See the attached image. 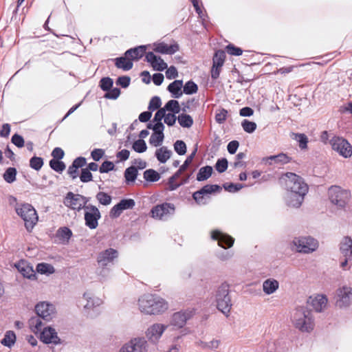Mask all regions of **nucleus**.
I'll use <instances>...</instances> for the list:
<instances>
[{"instance_id": "obj_44", "label": "nucleus", "mask_w": 352, "mask_h": 352, "mask_svg": "<svg viewBox=\"0 0 352 352\" xmlns=\"http://www.w3.org/2000/svg\"><path fill=\"white\" fill-rule=\"evenodd\" d=\"M294 139L297 141L300 149H306L307 148L308 138L305 133H293Z\"/></svg>"}, {"instance_id": "obj_55", "label": "nucleus", "mask_w": 352, "mask_h": 352, "mask_svg": "<svg viewBox=\"0 0 352 352\" xmlns=\"http://www.w3.org/2000/svg\"><path fill=\"white\" fill-rule=\"evenodd\" d=\"M173 146L174 150L178 155H183L186 153V145L183 140H177Z\"/></svg>"}, {"instance_id": "obj_61", "label": "nucleus", "mask_w": 352, "mask_h": 352, "mask_svg": "<svg viewBox=\"0 0 352 352\" xmlns=\"http://www.w3.org/2000/svg\"><path fill=\"white\" fill-rule=\"evenodd\" d=\"M228 165V162L227 159H226V158L219 159L216 162L215 168L219 173H222L227 170Z\"/></svg>"}, {"instance_id": "obj_32", "label": "nucleus", "mask_w": 352, "mask_h": 352, "mask_svg": "<svg viewBox=\"0 0 352 352\" xmlns=\"http://www.w3.org/2000/svg\"><path fill=\"white\" fill-rule=\"evenodd\" d=\"M279 283L275 279H267L263 283V289L266 294L274 293L278 288Z\"/></svg>"}, {"instance_id": "obj_22", "label": "nucleus", "mask_w": 352, "mask_h": 352, "mask_svg": "<svg viewBox=\"0 0 352 352\" xmlns=\"http://www.w3.org/2000/svg\"><path fill=\"white\" fill-rule=\"evenodd\" d=\"M340 250L344 258L352 261V239L344 236L340 243Z\"/></svg>"}, {"instance_id": "obj_25", "label": "nucleus", "mask_w": 352, "mask_h": 352, "mask_svg": "<svg viewBox=\"0 0 352 352\" xmlns=\"http://www.w3.org/2000/svg\"><path fill=\"white\" fill-rule=\"evenodd\" d=\"M153 300H154V295L144 294L138 300L139 307L141 312L148 314V310L151 309Z\"/></svg>"}, {"instance_id": "obj_33", "label": "nucleus", "mask_w": 352, "mask_h": 352, "mask_svg": "<svg viewBox=\"0 0 352 352\" xmlns=\"http://www.w3.org/2000/svg\"><path fill=\"white\" fill-rule=\"evenodd\" d=\"M72 236V230L67 227H61L58 228L56 233V236L63 243H67Z\"/></svg>"}, {"instance_id": "obj_56", "label": "nucleus", "mask_w": 352, "mask_h": 352, "mask_svg": "<svg viewBox=\"0 0 352 352\" xmlns=\"http://www.w3.org/2000/svg\"><path fill=\"white\" fill-rule=\"evenodd\" d=\"M161 104V98L157 96H153L149 102L148 109L152 112L156 109H160Z\"/></svg>"}, {"instance_id": "obj_21", "label": "nucleus", "mask_w": 352, "mask_h": 352, "mask_svg": "<svg viewBox=\"0 0 352 352\" xmlns=\"http://www.w3.org/2000/svg\"><path fill=\"white\" fill-rule=\"evenodd\" d=\"M167 309L168 305L164 299L154 295V300H153L151 309L148 310V314H159L164 312Z\"/></svg>"}, {"instance_id": "obj_47", "label": "nucleus", "mask_w": 352, "mask_h": 352, "mask_svg": "<svg viewBox=\"0 0 352 352\" xmlns=\"http://www.w3.org/2000/svg\"><path fill=\"white\" fill-rule=\"evenodd\" d=\"M164 108L166 111H171L173 113H179L181 110L179 102L176 100H169Z\"/></svg>"}, {"instance_id": "obj_38", "label": "nucleus", "mask_w": 352, "mask_h": 352, "mask_svg": "<svg viewBox=\"0 0 352 352\" xmlns=\"http://www.w3.org/2000/svg\"><path fill=\"white\" fill-rule=\"evenodd\" d=\"M17 170L14 167L8 168L3 174V179L8 184H12L16 181Z\"/></svg>"}, {"instance_id": "obj_34", "label": "nucleus", "mask_w": 352, "mask_h": 352, "mask_svg": "<svg viewBox=\"0 0 352 352\" xmlns=\"http://www.w3.org/2000/svg\"><path fill=\"white\" fill-rule=\"evenodd\" d=\"M41 317H39L37 315L36 316H33L30 318L28 320L30 328L35 333H37L42 331L43 324L41 321Z\"/></svg>"}, {"instance_id": "obj_28", "label": "nucleus", "mask_w": 352, "mask_h": 352, "mask_svg": "<svg viewBox=\"0 0 352 352\" xmlns=\"http://www.w3.org/2000/svg\"><path fill=\"white\" fill-rule=\"evenodd\" d=\"M78 196H80V194L75 195L72 192H67L65 197V205L73 210H78L79 204H82Z\"/></svg>"}, {"instance_id": "obj_15", "label": "nucleus", "mask_w": 352, "mask_h": 352, "mask_svg": "<svg viewBox=\"0 0 352 352\" xmlns=\"http://www.w3.org/2000/svg\"><path fill=\"white\" fill-rule=\"evenodd\" d=\"M166 329V326L164 324H154L148 328L146 336L150 341L155 342L160 339Z\"/></svg>"}, {"instance_id": "obj_46", "label": "nucleus", "mask_w": 352, "mask_h": 352, "mask_svg": "<svg viewBox=\"0 0 352 352\" xmlns=\"http://www.w3.org/2000/svg\"><path fill=\"white\" fill-rule=\"evenodd\" d=\"M198 91L197 85L192 80H188L184 86L183 91L185 94L191 95L197 93Z\"/></svg>"}, {"instance_id": "obj_23", "label": "nucleus", "mask_w": 352, "mask_h": 352, "mask_svg": "<svg viewBox=\"0 0 352 352\" xmlns=\"http://www.w3.org/2000/svg\"><path fill=\"white\" fill-rule=\"evenodd\" d=\"M146 45H140L133 48H131L126 50L124 55L129 57L131 62L133 60H138L146 54Z\"/></svg>"}, {"instance_id": "obj_26", "label": "nucleus", "mask_w": 352, "mask_h": 352, "mask_svg": "<svg viewBox=\"0 0 352 352\" xmlns=\"http://www.w3.org/2000/svg\"><path fill=\"white\" fill-rule=\"evenodd\" d=\"M189 318V314L186 312H176L172 316L170 324L177 328H182L185 325Z\"/></svg>"}, {"instance_id": "obj_9", "label": "nucleus", "mask_w": 352, "mask_h": 352, "mask_svg": "<svg viewBox=\"0 0 352 352\" xmlns=\"http://www.w3.org/2000/svg\"><path fill=\"white\" fill-rule=\"evenodd\" d=\"M36 314L45 321H50L56 315L55 306L47 302H40L35 306Z\"/></svg>"}, {"instance_id": "obj_57", "label": "nucleus", "mask_w": 352, "mask_h": 352, "mask_svg": "<svg viewBox=\"0 0 352 352\" xmlns=\"http://www.w3.org/2000/svg\"><path fill=\"white\" fill-rule=\"evenodd\" d=\"M113 85V81L109 77H104L100 80V87L104 91H107L112 88Z\"/></svg>"}, {"instance_id": "obj_58", "label": "nucleus", "mask_w": 352, "mask_h": 352, "mask_svg": "<svg viewBox=\"0 0 352 352\" xmlns=\"http://www.w3.org/2000/svg\"><path fill=\"white\" fill-rule=\"evenodd\" d=\"M245 186L241 184L226 183L223 185V188L230 192H236L242 189Z\"/></svg>"}, {"instance_id": "obj_4", "label": "nucleus", "mask_w": 352, "mask_h": 352, "mask_svg": "<svg viewBox=\"0 0 352 352\" xmlns=\"http://www.w3.org/2000/svg\"><path fill=\"white\" fill-rule=\"evenodd\" d=\"M283 179L285 182V188L288 192L303 194L308 192L309 186L300 176L294 173L288 172L284 175Z\"/></svg>"}, {"instance_id": "obj_11", "label": "nucleus", "mask_w": 352, "mask_h": 352, "mask_svg": "<svg viewBox=\"0 0 352 352\" xmlns=\"http://www.w3.org/2000/svg\"><path fill=\"white\" fill-rule=\"evenodd\" d=\"M118 257V252L113 248H108L100 252L97 256L98 266L111 267L113 265L114 260Z\"/></svg>"}, {"instance_id": "obj_62", "label": "nucleus", "mask_w": 352, "mask_h": 352, "mask_svg": "<svg viewBox=\"0 0 352 352\" xmlns=\"http://www.w3.org/2000/svg\"><path fill=\"white\" fill-rule=\"evenodd\" d=\"M228 111L225 109H221L215 113V121L218 124H223L227 119Z\"/></svg>"}, {"instance_id": "obj_52", "label": "nucleus", "mask_w": 352, "mask_h": 352, "mask_svg": "<svg viewBox=\"0 0 352 352\" xmlns=\"http://www.w3.org/2000/svg\"><path fill=\"white\" fill-rule=\"evenodd\" d=\"M241 126L244 131L248 133H252L256 129V124L254 122L248 120H243L241 122Z\"/></svg>"}, {"instance_id": "obj_43", "label": "nucleus", "mask_w": 352, "mask_h": 352, "mask_svg": "<svg viewBox=\"0 0 352 352\" xmlns=\"http://www.w3.org/2000/svg\"><path fill=\"white\" fill-rule=\"evenodd\" d=\"M220 341L219 340H212L210 342L199 341L197 345L203 349L214 350L219 346Z\"/></svg>"}, {"instance_id": "obj_35", "label": "nucleus", "mask_w": 352, "mask_h": 352, "mask_svg": "<svg viewBox=\"0 0 352 352\" xmlns=\"http://www.w3.org/2000/svg\"><path fill=\"white\" fill-rule=\"evenodd\" d=\"M138 175V168L134 166H131L129 168H126L124 171V177L126 180V183L127 184H130L131 183H133L135 179H137Z\"/></svg>"}, {"instance_id": "obj_30", "label": "nucleus", "mask_w": 352, "mask_h": 352, "mask_svg": "<svg viewBox=\"0 0 352 352\" xmlns=\"http://www.w3.org/2000/svg\"><path fill=\"white\" fill-rule=\"evenodd\" d=\"M172 153L166 146H162L155 151V156L160 163L164 164L170 158Z\"/></svg>"}, {"instance_id": "obj_45", "label": "nucleus", "mask_w": 352, "mask_h": 352, "mask_svg": "<svg viewBox=\"0 0 352 352\" xmlns=\"http://www.w3.org/2000/svg\"><path fill=\"white\" fill-rule=\"evenodd\" d=\"M36 271L41 274H53L55 271L54 267L49 263H41L36 265Z\"/></svg>"}, {"instance_id": "obj_31", "label": "nucleus", "mask_w": 352, "mask_h": 352, "mask_svg": "<svg viewBox=\"0 0 352 352\" xmlns=\"http://www.w3.org/2000/svg\"><path fill=\"white\" fill-rule=\"evenodd\" d=\"M182 87L183 81L182 80H175L168 85L167 90L173 94L174 98H179L182 95L181 91Z\"/></svg>"}, {"instance_id": "obj_64", "label": "nucleus", "mask_w": 352, "mask_h": 352, "mask_svg": "<svg viewBox=\"0 0 352 352\" xmlns=\"http://www.w3.org/2000/svg\"><path fill=\"white\" fill-rule=\"evenodd\" d=\"M120 94V89L119 88H111L109 90L107 91L104 97L107 99L116 100L119 97Z\"/></svg>"}, {"instance_id": "obj_14", "label": "nucleus", "mask_w": 352, "mask_h": 352, "mask_svg": "<svg viewBox=\"0 0 352 352\" xmlns=\"http://www.w3.org/2000/svg\"><path fill=\"white\" fill-rule=\"evenodd\" d=\"M40 334V340L45 344H58L60 343V339L56 330L52 327H45Z\"/></svg>"}, {"instance_id": "obj_8", "label": "nucleus", "mask_w": 352, "mask_h": 352, "mask_svg": "<svg viewBox=\"0 0 352 352\" xmlns=\"http://www.w3.org/2000/svg\"><path fill=\"white\" fill-rule=\"evenodd\" d=\"M148 346L146 339L138 337L133 338L124 344L120 349V352H147Z\"/></svg>"}, {"instance_id": "obj_36", "label": "nucleus", "mask_w": 352, "mask_h": 352, "mask_svg": "<svg viewBox=\"0 0 352 352\" xmlns=\"http://www.w3.org/2000/svg\"><path fill=\"white\" fill-rule=\"evenodd\" d=\"M213 169L210 166L201 167L197 175V180L202 182L208 179L212 173Z\"/></svg>"}, {"instance_id": "obj_1", "label": "nucleus", "mask_w": 352, "mask_h": 352, "mask_svg": "<svg viewBox=\"0 0 352 352\" xmlns=\"http://www.w3.org/2000/svg\"><path fill=\"white\" fill-rule=\"evenodd\" d=\"M292 320L295 327L302 332H310L314 329V322L311 312L305 307H297Z\"/></svg>"}, {"instance_id": "obj_29", "label": "nucleus", "mask_w": 352, "mask_h": 352, "mask_svg": "<svg viewBox=\"0 0 352 352\" xmlns=\"http://www.w3.org/2000/svg\"><path fill=\"white\" fill-rule=\"evenodd\" d=\"M115 65L117 68L122 69L124 71H129L133 66V62L129 57L124 56L118 57L113 59Z\"/></svg>"}, {"instance_id": "obj_50", "label": "nucleus", "mask_w": 352, "mask_h": 352, "mask_svg": "<svg viewBox=\"0 0 352 352\" xmlns=\"http://www.w3.org/2000/svg\"><path fill=\"white\" fill-rule=\"evenodd\" d=\"M96 199L98 202L104 206L109 205L111 202V197L104 192H99L96 195Z\"/></svg>"}, {"instance_id": "obj_48", "label": "nucleus", "mask_w": 352, "mask_h": 352, "mask_svg": "<svg viewBox=\"0 0 352 352\" xmlns=\"http://www.w3.org/2000/svg\"><path fill=\"white\" fill-rule=\"evenodd\" d=\"M83 299L87 301L86 304H85L84 308L86 309H89L95 306H98L100 305V299L97 298L96 300L92 298L89 296V294L85 293L83 294Z\"/></svg>"}, {"instance_id": "obj_16", "label": "nucleus", "mask_w": 352, "mask_h": 352, "mask_svg": "<svg viewBox=\"0 0 352 352\" xmlns=\"http://www.w3.org/2000/svg\"><path fill=\"white\" fill-rule=\"evenodd\" d=\"M212 239L218 241L219 245L226 249L232 247L234 243V239L219 230L212 232Z\"/></svg>"}, {"instance_id": "obj_59", "label": "nucleus", "mask_w": 352, "mask_h": 352, "mask_svg": "<svg viewBox=\"0 0 352 352\" xmlns=\"http://www.w3.org/2000/svg\"><path fill=\"white\" fill-rule=\"evenodd\" d=\"M110 272V267L104 266V267H98L97 269L96 273L99 276L100 280H104L109 276Z\"/></svg>"}, {"instance_id": "obj_41", "label": "nucleus", "mask_w": 352, "mask_h": 352, "mask_svg": "<svg viewBox=\"0 0 352 352\" xmlns=\"http://www.w3.org/2000/svg\"><path fill=\"white\" fill-rule=\"evenodd\" d=\"M144 179L150 182H155L160 179V175L154 169H147L144 172Z\"/></svg>"}, {"instance_id": "obj_18", "label": "nucleus", "mask_w": 352, "mask_h": 352, "mask_svg": "<svg viewBox=\"0 0 352 352\" xmlns=\"http://www.w3.org/2000/svg\"><path fill=\"white\" fill-rule=\"evenodd\" d=\"M15 267L23 277L30 280H35L36 278L35 271L28 262L21 261L15 265Z\"/></svg>"}, {"instance_id": "obj_51", "label": "nucleus", "mask_w": 352, "mask_h": 352, "mask_svg": "<svg viewBox=\"0 0 352 352\" xmlns=\"http://www.w3.org/2000/svg\"><path fill=\"white\" fill-rule=\"evenodd\" d=\"M49 164L50 168L58 173H62L66 167L63 162L54 159H52Z\"/></svg>"}, {"instance_id": "obj_39", "label": "nucleus", "mask_w": 352, "mask_h": 352, "mask_svg": "<svg viewBox=\"0 0 352 352\" xmlns=\"http://www.w3.org/2000/svg\"><path fill=\"white\" fill-rule=\"evenodd\" d=\"M226 58V53L223 50H217L212 58V65L214 67H221L224 63Z\"/></svg>"}, {"instance_id": "obj_40", "label": "nucleus", "mask_w": 352, "mask_h": 352, "mask_svg": "<svg viewBox=\"0 0 352 352\" xmlns=\"http://www.w3.org/2000/svg\"><path fill=\"white\" fill-rule=\"evenodd\" d=\"M177 120L179 124L184 128H190L193 124L192 118L188 114L182 113L179 115Z\"/></svg>"}, {"instance_id": "obj_53", "label": "nucleus", "mask_w": 352, "mask_h": 352, "mask_svg": "<svg viewBox=\"0 0 352 352\" xmlns=\"http://www.w3.org/2000/svg\"><path fill=\"white\" fill-rule=\"evenodd\" d=\"M164 135L153 133L149 139V143L155 146H160L164 140Z\"/></svg>"}, {"instance_id": "obj_7", "label": "nucleus", "mask_w": 352, "mask_h": 352, "mask_svg": "<svg viewBox=\"0 0 352 352\" xmlns=\"http://www.w3.org/2000/svg\"><path fill=\"white\" fill-rule=\"evenodd\" d=\"M331 148L340 156L349 158L352 155V146L342 137L334 135L329 141Z\"/></svg>"}, {"instance_id": "obj_60", "label": "nucleus", "mask_w": 352, "mask_h": 352, "mask_svg": "<svg viewBox=\"0 0 352 352\" xmlns=\"http://www.w3.org/2000/svg\"><path fill=\"white\" fill-rule=\"evenodd\" d=\"M118 204L122 210L132 209L135 205V201L132 199H123Z\"/></svg>"}, {"instance_id": "obj_63", "label": "nucleus", "mask_w": 352, "mask_h": 352, "mask_svg": "<svg viewBox=\"0 0 352 352\" xmlns=\"http://www.w3.org/2000/svg\"><path fill=\"white\" fill-rule=\"evenodd\" d=\"M114 168L115 165L112 162L104 161L99 167V171L100 173H107L114 170Z\"/></svg>"}, {"instance_id": "obj_2", "label": "nucleus", "mask_w": 352, "mask_h": 352, "mask_svg": "<svg viewBox=\"0 0 352 352\" xmlns=\"http://www.w3.org/2000/svg\"><path fill=\"white\" fill-rule=\"evenodd\" d=\"M215 301L218 310L228 317L232 306L228 284L224 283L218 287L216 292Z\"/></svg>"}, {"instance_id": "obj_49", "label": "nucleus", "mask_w": 352, "mask_h": 352, "mask_svg": "<svg viewBox=\"0 0 352 352\" xmlns=\"http://www.w3.org/2000/svg\"><path fill=\"white\" fill-rule=\"evenodd\" d=\"M43 164V159L41 157L33 156L30 160V166L36 171L41 170Z\"/></svg>"}, {"instance_id": "obj_10", "label": "nucleus", "mask_w": 352, "mask_h": 352, "mask_svg": "<svg viewBox=\"0 0 352 352\" xmlns=\"http://www.w3.org/2000/svg\"><path fill=\"white\" fill-rule=\"evenodd\" d=\"M84 218L86 226L93 230L98 227V220L101 218V214L96 206L89 205V206L86 207Z\"/></svg>"}, {"instance_id": "obj_12", "label": "nucleus", "mask_w": 352, "mask_h": 352, "mask_svg": "<svg viewBox=\"0 0 352 352\" xmlns=\"http://www.w3.org/2000/svg\"><path fill=\"white\" fill-rule=\"evenodd\" d=\"M175 212V206L170 203H164L157 205L151 210L152 217L153 218L163 219L166 218Z\"/></svg>"}, {"instance_id": "obj_6", "label": "nucleus", "mask_w": 352, "mask_h": 352, "mask_svg": "<svg viewBox=\"0 0 352 352\" xmlns=\"http://www.w3.org/2000/svg\"><path fill=\"white\" fill-rule=\"evenodd\" d=\"M292 244L296 248L298 252L309 254L314 252L318 246L317 240L311 236L296 237Z\"/></svg>"}, {"instance_id": "obj_54", "label": "nucleus", "mask_w": 352, "mask_h": 352, "mask_svg": "<svg viewBox=\"0 0 352 352\" xmlns=\"http://www.w3.org/2000/svg\"><path fill=\"white\" fill-rule=\"evenodd\" d=\"M133 148L135 152L142 153L146 151L147 146L145 141L140 139L134 142Z\"/></svg>"}, {"instance_id": "obj_17", "label": "nucleus", "mask_w": 352, "mask_h": 352, "mask_svg": "<svg viewBox=\"0 0 352 352\" xmlns=\"http://www.w3.org/2000/svg\"><path fill=\"white\" fill-rule=\"evenodd\" d=\"M146 61L151 63L155 70L162 72L168 67L167 64L160 57H157L153 52L146 53Z\"/></svg>"}, {"instance_id": "obj_20", "label": "nucleus", "mask_w": 352, "mask_h": 352, "mask_svg": "<svg viewBox=\"0 0 352 352\" xmlns=\"http://www.w3.org/2000/svg\"><path fill=\"white\" fill-rule=\"evenodd\" d=\"M308 302L316 312H322L327 307V298L324 295L310 296Z\"/></svg>"}, {"instance_id": "obj_19", "label": "nucleus", "mask_w": 352, "mask_h": 352, "mask_svg": "<svg viewBox=\"0 0 352 352\" xmlns=\"http://www.w3.org/2000/svg\"><path fill=\"white\" fill-rule=\"evenodd\" d=\"M306 195L307 194L300 192L298 193L287 191L285 198L286 204L289 207L299 208L302 205Z\"/></svg>"}, {"instance_id": "obj_42", "label": "nucleus", "mask_w": 352, "mask_h": 352, "mask_svg": "<svg viewBox=\"0 0 352 352\" xmlns=\"http://www.w3.org/2000/svg\"><path fill=\"white\" fill-rule=\"evenodd\" d=\"M199 190V194L206 195L212 192H219L221 190V187L217 184H206Z\"/></svg>"}, {"instance_id": "obj_37", "label": "nucleus", "mask_w": 352, "mask_h": 352, "mask_svg": "<svg viewBox=\"0 0 352 352\" xmlns=\"http://www.w3.org/2000/svg\"><path fill=\"white\" fill-rule=\"evenodd\" d=\"M16 338V335L13 331H8L6 332L1 343L5 346L11 348L14 344Z\"/></svg>"}, {"instance_id": "obj_27", "label": "nucleus", "mask_w": 352, "mask_h": 352, "mask_svg": "<svg viewBox=\"0 0 352 352\" xmlns=\"http://www.w3.org/2000/svg\"><path fill=\"white\" fill-rule=\"evenodd\" d=\"M292 157L287 155L286 153H280L278 155H270L266 158V162H269L270 164H280L284 165L292 161Z\"/></svg>"}, {"instance_id": "obj_5", "label": "nucleus", "mask_w": 352, "mask_h": 352, "mask_svg": "<svg viewBox=\"0 0 352 352\" xmlns=\"http://www.w3.org/2000/svg\"><path fill=\"white\" fill-rule=\"evenodd\" d=\"M331 202L339 208H344L351 198V192L338 186H332L328 190Z\"/></svg>"}, {"instance_id": "obj_13", "label": "nucleus", "mask_w": 352, "mask_h": 352, "mask_svg": "<svg viewBox=\"0 0 352 352\" xmlns=\"http://www.w3.org/2000/svg\"><path fill=\"white\" fill-rule=\"evenodd\" d=\"M352 302V289L344 286L337 290L336 305L339 307H348Z\"/></svg>"}, {"instance_id": "obj_24", "label": "nucleus", "mask_w": 352, "mask_h": 352, "mask_svg": "<svg viewBox=\"0 0 352 352\" xmlns=\"http://www.w3.org/2000/svg\"><path fill=\"white\" fill-rule=\"evenodd\" d=\"M179 45L177 43L168 45L164 43H160L155 45L154 51L163 54L172 55L179 51Z\"/></svg>"}, {"instance_id": "obj_3", "label": "nucleus", "mask_w": 352, "mask_h": 352, "mask_svg": "<svg viewBox=\"0 0 352 352\" xmlns=\"http://www.w3.org/2000/svg\"><path fill=\"white\" fill-rule=\"evenodd\" d=\"M15 210L16 214L24 221L27 231L30 232L38 219L34 208L31 204L25 203L16 205Z\"/></svg>"}]
</instances>
